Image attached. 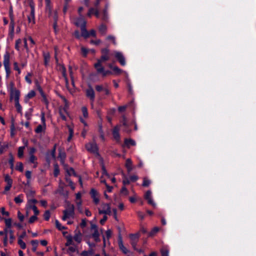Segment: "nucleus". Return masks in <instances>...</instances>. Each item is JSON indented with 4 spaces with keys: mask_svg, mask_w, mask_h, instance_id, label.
Here are the masks:
<instances>
[{
    "mask_svg": "<svg viewBox=\"0 0 256 256\" xmlns=\"http://www.w3.org/2000/svg\"><path fill=\"white\" fill-rule=\"evenodd\" d=\"M62 220L64 221L68 218H74V206L70 202H67L66 209L63 211Z\"/></svg>",
    "mask_w": 256,
    "mask_h": 256,
    "instance_id": "nucleus-1",
    "label": "nucleus"
},
{
    "mask_svg": "<svg viewBox=\"0 0 256 256\" xmlns=\"http://www.w3.org/2000/svg\"><path fill=\"white\" fill-rule=\"evenodd\" d=\"M101 53L100 58L98 60L97 62L94 64V66H100V65H102V62L110 60L111 54L108 48L102 49Z\"/></svg>",
    "mask_w": 256,
    "mask_h": 256,
    "instance_id": "nucleus-2",
    "label": "nucleus"
},
{
    "mask_svg": "<svg viewBox=\"0 0 256 256\" xmlns=\"http://www.w3.org/2000/svg\"><path fill=\"white\" fill-rule=\"evenodd\" d=\"M66 238V242L65 245L66 246H70L68 250V252L73 253L76 252L78 250V247L73 241L72 236L70 235L67 236Z\"/></svg>",
    "mask_w": 256,
    "mask_h": 256,
    "instance_id": "nucleus-3",
    "label": "nucleus"
},
{
    "mask_svg": "<svg viewBox=\"0 0 256 256\" xmlns=\"http://www.w3.org/2000/svg\"><path fill=\"white\" fill-rule=\"evenodd\" d=\"M10 56L8 52H6L4 56V65L6 72V78H8L10 74Z\"/></svg>",
    "mask_w": 256,
    "mask_h": 256,
    "instance_id": "nucleus-4",
    "label": "nucleus"
},
{
    "mask_svg": "<svg viewBox=\"0 0 256 256\" xmlns=\"http://www.w3.org/2000/svg\"><path fill=\"white\" fill-rule=\"evenodd\" d=\"M86 96L88 98L90 99V106L92 108H93L94 102L95 100V92L91 86H90L86 90Z\"/></svg>",
    "mask_w": 256,
    "mask_h": 256,
    "instance_id": "nucleus-5",
    "label": "nucleus"
},
{
    "mask_svg": "<svg viewBox=\"0 0 256 256\" xmlns=\"http://www.w3.org/2000/svg\"><path fill=\"white\" fill-rule=\"evenodd\" d=\"M98 213L99 214H111L112 211L110 204L105 203L102 204L100 208H98Z\"/></svg>",
    "mask_w": 256,
    "mask_h": 256,
    "instance_id": "nucleus-6",
    "label": "nucleus"
},
{
    "mask_svg": "<svg viewBox=\"0 0 256 256\" xmlns=\"http://www.w3.org/2000/svg\"><path fill=\"white\" fill-rule=\"evenodd\" d=\"M30 14L28 16V20L30 24H34L35 23L34 4L32 2H30Z\"/></svg>",
    "mask_w": 256,
    "mask_h": 256,
    "instance_id": "nucleus-7",
    "label": "nucleus"
},
{
    "mask_svg": "<svg viewBox=\"0 0 256 256\" xmlns=\"http://www.w3.org/2000/svg\"><path fill=\"white\" fill-rule=\"evenodd\" d=\"M90 230L92 232V237L94 238V240L96 242H100V234L97 226L95 224H91Z\"/></svg>",
    "mask_w": 256,
    "mask_h": 256,
    "instance_id": "nucleus-8",
    "label": "nucleus"
},
{
    "mask_svg": "<svg viewBox=\"0 0 256 256\" xmlns=\"http://www.w3.org/2000/svg\"><path fill=\"white\" fill-rule=\"evenodd\" d=\"M86 148L88 152L98 154V148L95 142L87 144L86 145Z\"/></svg>",
    "mask_w": 256,
    "mask_h": 256,
    "instance_id": "nucleus-9",
    "label": "nucleus"
},
{
    "mask_svg": "<svg viewBox=\"0 0 256 256\" xmlns=\"http://www.w3.org/2000/svg\"><path fill=\"white\" fill-rule=\"evenodd\" d=\"M114 56L118 60V62L122 66H124L126 64L125 58L124 57L122 52L118 51L114 52Z\"/></svg>",
    "mask_w": 256,
    "mask_h": 256,
    "instance_id": "nucleus-10",
    "label": "nucleus"
},
{
    "mask_svg": "<svg viewBox=\"0 0 256 256\" xmlns=\"http://www.w3.org/2000/svg\"><path fill=\"white\" fill-rule=\"evenodd\" d=\"M10 100H14V102L20 101V92L18 90L10 92Z\"/></svg>",
    "mask_w": 256,
    "mask_h": 256,
    "instance_id": "nucleus-11",
    "label": "nucleus"
},
{
    "mask_svg": "<svg viewBox=\"0 0 256 256\" xmlns=\"http://www.w3.org/2000/svg\"><path fill=\"white\" fill-rule=\"evenodd\" d=\"M90 194L94 203L96 204H98L100 202V199L98 194L96 190L94 188H92L90 191Z\"/></svg>",
    "mask_w": 256,
    "mask_h": 256,
    "instance_id": "nucleus-12",
    "label": "nucleus"
},
{
    "mask_svg": "<svg viewBox=\"0 0 256 256\" xmlns=\"http://www.w3.org/2000/svg\"><path fill=\"white\" fill-rule=\"evenodd\" d=\"M82 234L78 230H76L74 231V234L73 238V241L77 243V244H80L82 241Z\"/></svg>",
    "mask_w": 256,
    "mask_h": 256,
    "instance_id": "nucleus-13",
    "label": "nucleus"
},
{
    "mask_svg": "<svg viewBox=\"0 0 256 256\" xmlns=\"http://www.w3.org/2000/svg\"><path fill=\"white\" fill-rule=\"evenodd\" d=\"M94 68L96 70L98 73L102 74L103 76H106L108 74H111V72L109 70H105L104 66L102 65H100V66H94Z\"/></svg>",
    "mask_w": 256,
    "mask_h": 256,
    "instance_id": "nucleus-14",
    "label": "nucleus"
},
{
    "mask_svg": "<svg viewBox=\"0 0 256 256\" xmlns=\"http://www.w3.org/2000/svg\"><path fill=\"white\" fill-rule=\"evenodd\" d=\"M144 197L145 198L148 200V203L150 204H151L154 208L156 206V204L152 200V192L150 190H148L146 192Z\"/></svg>",
    "mask_w": 256,
    "mask_h": 256,
    "instance_id": "nucleus-15",
    "label": "nucleus"
},
{
    "mask_svg": "<svg viewBox=\"0 0 256 256\" xmlns=\"http://www.w3.org/2000/svg\"><path fill=\"white\" fill-rule=\"evenodd\" d=\"M74 24L77 26L82 28L83 26H86V21L84 20L82 16L76 19Z\"/></svg>",
    "mask_w": 256,
    "mask_h": 256,
    "instance_id": "nucleus-16",
    "label": "nucleus"
},
{
    "mask_svg": "<svg viewBox=\"0 0 256 256\" xmlns=\"http://www.w3.org/2000/svg\"><path fill=\"white\" fill-rule=\"evenodd\" d=\"M14 21L12 16L10 17V22L9 26V35L12 38L14 35Z\"/></svg>",
    "mask_w": 256,
    "mask_h": 256,
    "instance_id": "nucleus-17",
    "label": "nucleus"
},
{
    "mask_svg": "<svg viewBox=\"0 0 256 256\" xmlns=\"http://www.w3.org/2000/svg\"><path fill=\"white\" fill-rule=\"evenodd\" d=\"M120 126H116L112 130V135L116 141H119L120 140V136L119 134Z\"/></svg>",
    "mask_w": 256,
    "mask_h": 256,
    "instance_id": "nucleus-18",
    "label": "nucleus"
},
{
    "mask_svg": "<svg viewBox=\"0 0 256 256\" xmlns=\"http://www.w3.org/2000/svg\"><path fill=\"white\" fill-rule=\"evenodd\" d=\"M46 130V124H39L35 128L34 132L36 134H40L42 132L44 133Z\"/></svg>",
    "mask_w": 256,
    "mask_h": 256,
    "instance_id": "nucleus-19",
    "label": "nucleus"
},
{
    "mask_svg": "<svg viewBox=\"0 0 256 256\" xmlns=\"http://www.w3.org/2000/svg\"><path fill=\"white\" fill-rule=\"evenodd\" d=\"M36 96V92L34 90H32L25 96L24 101L26 103L28 102L30 98H32Z\"/></svg>",
    "mask_w": 256,
    "mask_h": 256,
    "instance_id": "nucleus-20",
    "label": "nucleus"
},
{
    "mask_svg": "<svg viewBox=\"0 0 256 256\" xmlns=\"http://www.w3.org/2000/svg\"><path fill=\"white\" fill-rule=\"evenodd\" d=\"M67 110H66V108H63L61 106L60 107V108H59V114H60L61 118H62V120H66V115L68 113Z\"/></svg>",
    "mask_w": 256,
    "mask_h": 256,
    "instance_id": "nucleus-21",
    "label": "nucleus"
},
{
    "mask_svg": "<svg viewBox=\"0 0 256 256\" xmlns=\"http://www.w3.org/2000/svg\"><path fill=\"white\" fill-rule=\"evenodd\" d=\"M125 166L128 172H130L132 170V162L130 159L128 158L126 160Z\"/></svg>",
    "mask_w": 256,
    "mask_h": 256,
    "instance_id": "nucleus-22",
    "label": "nucleus"
},
{
    "mask_svg": "<svg viewBox=\"0 0 256 256\" xmlns=\"http://www.w3.org/2000/svg\"><path fill=\"white\" fill-rule=\"evenodd\" d=\"M58 152V157L60 158V162L63 164L64 162V160L66 158V154L65 152L61 149H59Z\"/></svg>",
    "mask_w": 256,
    "mask_h": 256,
    "instance_id": "nucleus-23",
    "label": "nucleus"
},
{
    "mask_svg": "<svg viewBox=\"0 0 256 256\" xmlns=\"http://www.w3.org/2000/svg\"><path fill=\"white\" fill-rule=\"evenodd\" d=\"M81 28L82 36L84 38H87L90 36L89 32L86 29V26H83Z\"/></svg>",
    "mask_w": 256,
    "mask_h": 256,
    "instance_id": "nucleus-24",
    "label": "nucleus"
},
{
    "mask_svg": "<svg viewBox=\"0 0 256 256\" xmlns=\"http://www.w3.org/2000/svg\"><path fill=\"white\" fill-rule=\"evenodd\" d=\"M44 58V64L46 66L48 64L50 60V54L48 52H44L43 54Z\"/></svg>",
    "mask_w": 256,
    "mask_h": 256,
    "instance_id": "nucleus-25",
    "label": "nucleus"
},
{
    "mask_svg": "<svg viewBox=\"0 0 256 256\" xmlns=\"http://www.w3.org/2000/svg\"><path fill=\"white\" fill-rule=\"evenodd\" d=\"M62 75L64 78V80L66 82V85H68V78L66 76V68L64 66H62Z\"/></svg>",
    "mask_w": 256,
    "mask_h": 256,
    "instance_id": "nucleus-26",
    "label": "nucleus"
},
{
    "mask_svg": "<svg viewBox=\"0 0 256 256\" xmlns=\"http://www.w3.org/2000/svg\"><path fill=\"white\" fill-rule=\"evenodd\" d=\"M124 144L128 147H130V146H135L136 144L135 141L130 138L125 139Z\"/></svg>",
    "mask_w": 256,
    "mask_h": 256,
    "instance_id": "nucleus-27",
    "label": "nucleus"
},
{
    "mask_svg": "<svg viewBox=\"0 0 256 256\" xmlns=\"http://www.w3.org/2000/svg\"><path fill=\"white\" fill-rule=\"evenodd\" d=\"M36 160L37 158L34 155H30L29 162L34 164V168H36L37 166Z\"/></svg>",
    "mask_w": 256,
    "mask_h": 256,
    "instance_id": "nucleus-28",
    "label": "nucleus"
},
{
    "mask_svg": "<svg viewBox=\"0 0 256 256\" xmlns=\"http://www.w3.org/2000/svg\"><path fill=\"white\" fill-rule=\"evenodd\" d=\"M98 30L102 34L104 35L106 33L107 27L105 24H102L99 26Z\"/></svg>",
    "mask_w": 256,
    "mask_h": 256,
    "instance_id": "nucleus-29",
    "label": "nucleus"
},
{
    "mask_svg": "<svg viewBox=\"0 0 256 256\" xmlns=\"http://www.w3.org/2000/svg\"><path fill=\"white\" fill-rule=\"evenodd\" d=\"M160 253L162 256H169V250L166 246H164L162 248H161Z\"/></svg>",
    "mask_w": 256,
    "mask_h": 256,
    "instance_id": "nucleus-30",
    "label": "nucleus"
},
{
    "mask_svg": "<svg viewBox=\"0 0 256 256\" xmlns=\"http://www.w3.org/2000/svg\"><path fill=\"white\" fill-rule=\"evenodd\" d=\"M102 20L108 22V10H104L102 12Z\"/></svg>",
    "mask_w": 256,
    "mask_h": 256,
    "instance_id": "nucleus-31",
    "label": "nucleus"
},
{
    "mask_svg": "<svg viewBox=\"0 0 256 256\" xmlns=\"http://www.w3.org/2000/svg\"><path fill=\"white\" fill-rule=\"evenodd\" d=\"M4 180L7 184L12 186L13 180L8 174L4 176Z\"/></svg>",
    "mask_w": 256,
    "mask_h": 256,
    "instance_id": "nucleus-32",
    "label": "nucleus"
},
{
    "mask_svg": "<svg viewBox=\"0 0 256 256\" xmlns=\"http://www.w3.org/2000/svg\"><path fill=\"white\" fill-rule=\"evenodd\" d=\"M15 103V106L16 109V111L18 113L20 114H22V107L20 106L19 102H16Z\"/></svg>",
    "mask_w": 256,
    "mask_h": 256,
    "instance_id": "nucleus-33",
    "label": "nucleus"
},
{
    "mask_svg": "<svg viewBox=\"0 0 256 256\" xmlns=\"http://www.w3.org/2000/svg\"><path fill=\"white\" fill-rule=\"evenodd\" d=\"M46 4V11H48L49 14H50L52 12V6L50 4V0H45Z\"/></svg>",
    "mask_w": 256,
    "mask_h": 256,
    "instance_id": "nucleus-34",
    "label": "nucleus"
},
{
    "mask_svg": "<svg viewBox=\"0 0 256 256\" xmlns=\"http://www.w3.org/2000/svg\"><path fill=\"white\" fill-rule=\"evenodd\" d=\"M150 184H151L150 180H148L146 178H143V182L142 184V186H143L148 187L150 185Z\"/></svg>",
    "mask_w": 256,
    "mask_h": 256,
    "instance_id": "nucleus-35",
    "label": "nucleus"
},
{
    "mask_svg": "<svg viewBox=\"0 0 256 256\" xmlns=\"http://www.w3.org/2000/svg\"><path fill=\"white\" fill-rule=\"evenodd\" d=\"M24 150V146H20L18 148V156L20 158H22L23 157Z\"/></svg>",
    "mask_w": 256,
    "mask_h": 256,
    "instance_id": "nucleus-36",
    "label": "nucleus"
},
{
    "mask_svg": "<svg viewBox=\"0 0 256 256\" xmlns=\"http://www.w3.org/2000/svg\"><path fill=\"white\" fill-rule=\"evenodd\" d=\"M22 198V194L18 195L14 198V200L16 204H20L23 202Z\"/></svg>",
    "mask_w": 256,
    "mask_h": 256,
    "instance_id": "nucleus-37",
    "label": "nucleus"
},
{
    "mask_svg": "<svg viewBox=\"0 0 256 256\" xmlns=\"http://www.w3.org/2000/svg\"><path fill=\"white\" fill-rule=\"evenodd\" d=\"M160 230V228L158 227H154V228L149 233V236H152L155 235Z\"/></svg>",
    "mask_w": 256,
    "mask_h": 256,
    "instance_id": "nucleus-38",
    "label": "nucleus"
},
{
    "mask_svg": "<svg viewBox=\"0 0 256 256\" xmlns=\"http://www.w3.org/2000/svg\"><path fill=\"white\" fill-rule=\"evenodd\" d=\"M31 244L32 246V250L33 252H36V248L38 244V240H32L31 241Z\"/></svg>",
    "mask_w": 256,
    "mask_h": 256,
    "instance_id": "nucleus-39",
    "label": "nucleus"
},
{
    "mask_svg": "<svg viewBox=\"0 0 256 256\" xmlns=\"http://www.w3.org/2000/svg\"><path fill=\"white\" fill-rule=\"evenodd\" d=\"M60 173V170L58 168V166L57 164H55L54 165V175L55 177H57Z\"/></svg>",
    "mask_w": 256,
    "mask_h": 256,
    "instance_id": "nucleus-40",
    "label": "nucleus"
},
{
    "mask_svg": "<svg viewBox=\"0 0 256 256\" xmlns=\"http://www.w3.org/2000/svg\"><path fill=\"white\" fill-rule=\"evenodd\" d=\"M55 223L56 228L59 230H61L66 229V228L64 226H62L58 220H56Z\"/></svg>",
    "mask_w": 256,
    "mask_h": 256,
    "instance_id": "nucleus-41",
    "label": "nucleus"
},
{
    "mask_svg": "<svg viewBox=\"0 0 256 256\" xmlns=\"http://www.w3.org/2000/svg\"><path fill=\"white\" fill-rule=\"evenodd\" d=\"M82 112L83 116L84 118H88V109L86 106H83L82 108Z\"/></svg>",
    "mask_w": 256,
    "mask_h": 256,
    "instance_id": "nucleus-42",
    "label": "nucleus"
},
{
    "mask_svg": "<svg viewBox=\"0 0 256 256\" xmlns=\"http://www.w3.org/2000/svg\"><path fill=\"white\" fill-rule=\"evenodd\" d=\"M26 176L28 179V181L26 184H28L30 182V180L32 176V172L30 170H27L26 172Z\"/></svg>",
    "mask_w": 256,
    "mask_h": 256,
    "instance_id": "nucleus-43",
    "label": "nucleus"
},
{
    "mask_svg": "<svg viewBox=\"0 0 256 256\" xmlns=\"http://www.w3.org/2000/svg\"><path fill=\"white\" fill-rule=\"evenodd\" d=\"M8 90L9 91V92L17 90L14 87V84L13 82H10L9 86H8Z\"/></svg>",
    "mask_w": 256,
    "mask_h": 256,
    "instance_id": "nucleus-44",
    "label": "nucleus"
},
{
    "mask_svg": "<svg viewBox=\"0 0 256 256\" xmlns=\"http://www.w3.org/2000/svg\"><path fill=\"white\" fill-rule=\"evenodd\" d=\"M16 169L18 170H19L20 172H22L24 170L23 164L22 162H18L16 166Z\"/></svg>",
    "mask_w": 256,
    "mask_h": 256,
    "instance_id": "nucleus-45",
    "label": "nucleus"
},
{
    "mask_svg": "<svg viewBox=\"0 0 256 256\" xmlns=\"http://www.w3.org/2000/svg\"><path fill=\"white\" fill-rule=\"evenodd\" d=\"M120 122L124 126L128 127V124L127 122L126 118V117L124 115L122 116V119Z\"/></svg>",
    "mask_w": 256,
    "mask_h": 256,
    "instance_id": "nucleus-46",
    "label": "nucleus"
},
{
    "mask_svg": "<svg viewBox=\"0 0 256 256\" xmlns=\"http://www.w3.org/2000/svg\"><path fill=\"white\" fill-rule=\"evenodd\" d=\"M9 234H10V244H12V243H13L14 240L15 238L14 234V232L12 230H10Z\"/></svg>",
    "mask_w": 256,
    "mask_h": 256,
    "instance_id": "nucleus-47",
    "label": "nucleus"
},
{
    "mask_svg": "<svg viewBox=\"0 0 256 256\" xmlns=\"http://www.w3.org/2000/svg\"><path fill=\"white\" fill-rule=\"evenodd\" d=\"M18 243L22 249L24 250L26 248V243L22 240L18 239Z\"/></svg>",
    "mask_w": 256,
    "mask_h": 256,
    "instance_id": "nucleus-48",
    "label": "nucleus"
},
{
    "mask_svg": "<svg viewBox=\"0 0 256 256\" xmlns=\"http://www.w3.org/2000/svg\"><path fill=\"white\" fill-rule=\"evenodd\" d=\"M6 227L10 228L12 227V219L10 218L4 219Z\"/></svg>",
    "mask_w": 256,
    "mask_h": 256,
    "instance_id": "nucleus-49",
    "label": "nucleus"
},
{
    "mask_svg": "<svg viewBox=\"0 0 256 256\" xmlns=\"http://www.w3.org/2000/svg\"><path fill=\"white\" fill-rule=\"evenodd\" d=\"M8 162L10 164V168L12 169H13L14 166V158L12 154H10V158L8 160Z\"/></svg>",
    "mask_w": 256,
    "mask_h": 256,
    "instance_id": "nucleus-50",
    "label": "nucleus"
},
{
    "mask_svg": "<svg viewBox=\"0 0 256 256\" xmlns=\"http://www.w3.org/2000/svg\"><path fill=\"white\" fill-rule=\"evenodd\" d=\"M130 237L132 240V242L138 241L139 236L138 234H131L130 235Z\"/></svg>",
    "mask_w": 256,
    "mask_h": 256,
    "instance_id": "nucleus-51",
    "label": "nucleus"
},
{
    "mask_svg": "<svg viewBox=\"0 0 256 256\" xmlns=\"http://www.w3.org/2000/svg\"><path fill=\"white\" fill-rule=\"evenodd\" d=\"M22 44V40L20 38L17 40L16 41L15 48L18 51H20V44Z\"/></svg>",
    "mask_w": 256,
    "mask_h": 256,
    "instance_id": "nucleus-52",
    "label": "nucleus"
},
{
    "mask_svg": "<svg viewBox=\"0 0 256 256\" xmlns=\"http://www.w3.org/2000/svg\"><path fill=\"white\" fill-rule=\"evenodd\" d=\"M50 216V213L49 210H46L44 214V218L46 220H48Z\"/></svg>",
    "mask_w": 256,
    "mask_h": 256,
    "instance_id": "nucleus-53",
    "label": "nucleus"
},
{
    "mask_svg": "<svg viewBox=\"0 0 256 256\" xmlns=\"http://www.w3.org/2000/svg\"><path fill=\"white\" fill-rule=\"evenodd\" d=\"M112 70L116 74H120L122 72V70L120 69L117 66H114V68H112Z\"/></svg>",
    "mask_w": 256,
    "mask_h": 256,
    "instance_id": "nucleus-54",
    "label": "nucleus"
},
{
    "mask_svg": "<svg viewBox=\"0 0 256 256\" xmlns=\"http://www.w3.org/2000/svg\"><path fill=\"white\" fill-rule=\"evenodd\" d=\"M104 87H105V84L104 85V86L102 85H96L95 86V88L97 92H100L104 90Z\"/></svg>",
    "mask_w": 256,
    "mask_h": 256,
    "instance_id": "nucleus-55",
    "label": "nucleus"
},
{
    "mask_svg": "<svg viewBox=\"0 0 256 256\" xmlns=\"http://www.w3.org/2000/svg\"><path fill=\"white\" fill-rule=\"evenodd\" d=\"M30 112H26L24 114L25 117L28 120H30V118H31L32 112V108H30Z\"/></svg>",
    "mask_w": 256,
    "mask_h": 256,
    "instance_id": "nucleus-56",
    "label": "nucleus"
},
{
    "mask_svg": "<svg viewBox=\"0 0 256 256\" xmlns=\"http://www.w3.org/2000/svg\"><path fill=\"white\" fill-rule=\"evenodd\" d=\"M42 101L46 104V105L48 106V101L47 100L46 95L44 94L43 90H42Z\"/></svg>",
    "mask_w": 256,
    "mask_h": 256,
    "instance_id": "nucleus-57",
    "label": "nucleus"
},
{
    "mask_svg": "<svg viewBox=\"0 0 256 256\" xmlns=\"http://www.w3.org/2000/svg\"><path fill=\"white\" fill-rule=\"evenodd\" d=\"M14 70L18 72V74H20L21 73V71L18 66V64L16 62L14 63Z\"/></svg>",
    "mask_w": 256,
    "mask_h": 256,
    "instance_id": "nucleus-58",
    "label": "nucleus"
},
{
    "mask_svg": "<svg viewBox=\"0 0 256 256\" xmlns=\"http://www.w3.org/2000/svg\"><path fill=\"white\" fill-rule=\"evenodd\" d=\"M30 208L33 210L34 215L38 216L39 214V210H38L36 206L34 204Z\"/></svg>",
    "mask_w": 256,
    "mask_h": 256,
    "instance_id": "nucleus-59",
    "label": "nucleus"
},
{
    "mask_svg": "<svg viewBox=\"0 0 256 256\" xmlns=\"http://www.w3.org/2000/svg\"><path fill=\"white\" fill-rule=\"evenodd\" d=\"M38 220L37 216L34 215L30 217L28 222L30 224H32L36 220Z\"/></svg>",
    "mask_w": 256,
    "mask_h": 256,
    "instance_id": "nucleus-60",
    "label": "nucleus"
},
{
    "mask_svg": "<svg viewBox=\"0 0 256 256\" xmlns=\"http://www.w3.org/2000/svg\"><path fill=\"white\" fill-rule=\"evenodd\" d=\"M0 212L4 216H8L9 212H8L5 211V208L4 207H2L0 208Z\"/></svg>",
    "mask_w": 256,
    "mask_h": 256,
    "instance_id": "nucleus-61",
    "label": "nucleus"
},
{
    "mask_svg": "<svg viewBox=\"0 0 256 256\" xmlns=\"http://www.w3.org/2000/svg\"><path fill=\"white\" fill-rule=\"evenodd\" d=\"M106 40H112V43L114 44H116V39H115V37L112 36H107L106 38Z\"/></svg>",
    "mask_w": 256,
    "mask_h": 256,
    "instance_id": "nucleus-62",
    "label": "nucleus"
},
{
    "mask_svg": "<svg viewBox=\"0 0 256 256\" xmlns=\"http://www.w3.org/2000/svg\"><path fill=\"white\" fill-rule=\"evenodd\" d=\"M18 217L21 222L24 220V216L20 211L18 212Z\"/></svg>",
    "mask_w": 256,
    "mask_h": 256,
    "instance_id": "nucleus-63",
    "label": "nucleus"
},
{
    "mask_svg": "<svg viewBox=\"0 0 256 256\" xmlns=\"http://www.w3.org/2000/svg\"><path fill=\"white\" fill-rule=\"evenodd\" d=\"M112 234V232L111 230H108L106 232V236L108 239H109L111 237Z\"/></svg>",
    "mask_w": 256,
    "mask_h": 256,
    "instance_id": "nucleus-64",
    "label": "nucleus"
}]
</instances>
